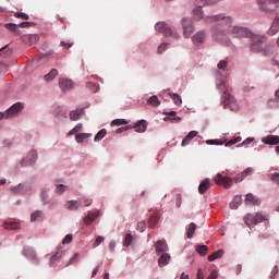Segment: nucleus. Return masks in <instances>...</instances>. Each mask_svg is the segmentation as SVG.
<instances>
[{"label":"nucleus","mask_w":279,"mask_h":279,"mask_svg":"<svg viewBox=\"0 0 279 279\" xmlns=\"http://www.w3.org/2000/svg\"><path fill=\"white\" fill-rule=\"evenodd\" d=\"M234 180L235 183L239 182H243V180H245V177L243 174V172L236 174V177L234 179L230 178V177H223L220 173H218L215 178H214V182L215 184L225 186V189H230V186H232V181Z\"/></svg>","instance_id":"nucleus-1"},{"label":"nucleus","mask_w":279,"mask_h":279,"mask_svg":"<svg viewBox=\"0 0 279 279\" xmlns=\"http://www.w3.org/2000/svg\"><path fill=\"white\" fill-rule=\"evenodd\" d=\"M265 47H267V37L260 35H254L252 37L251 51L258 53L265 51Z\"/></svg>","instance_id":"nucleus-2"},{"label":"nucleus","mask_w":279,"mask_h":279,"mask_svg":"<svg viewBox=\"0 0 279 279\" xmlns=\"http://www.w3.org/2000/svg\"><path fill=\"white\" fill-rule=\"evenodd\" d=\"M263 221H267V216L260 213H257L256 215L247 214L244 217V223H246L248 228H252V226H258V223H263Z\"/></svg>","instance_id":"nucleus-3"},{"label":"nucleus","mask_w":279,"mask_h":279,"mask_svg":"<svg viewBox=\"0 0 279 279\" xmlns=\"http://www.w3.org/2000/svg\"><path fill=\"white\" fill-rule=\"evenodd\" d=\"M206 22L207 23H219L220 25H226V27H228V29H230V27H232V17L226 16L223 14L208 16V17H206Z\"/></svg>","instance_id":"nucleus-4"},{"label":"nucleus","mask_w":279,"mask_h":279,"mask_svg":"<svg viewBox=\"0 0 279 279\" xmlns=\"http://www.w3.org/2000/svg\"><path fill=\"white\" fill-rule=\"evenodd\" d=\"M23 110V104L16 102L11 108H9L5 112H0V121L2 119H12V117H16L19 112Z\"/></svg>","instance_id":"nucleus-5"},{"label":"nucleus","mask_w":279,"mask_h":279,"mask_svg":"<svg viewBox=\"0 0 279 279\" xmlns=\"http://www.w3.org/2000/svg\"><path fill=\"white\" fill-rule=\"evenodd\" d=\"M156 32H160V34H163V36H173V38H180V35L178 33H173L171 27H169V24L165 22H158L155 26Z\"/></svg>","instance_id":"nucleus-6"},{"label":"nucleus","mask_w":279,"mask_h":279,"mask_svg":"<svg viewBox=\"0 0 279 279\" xmlns=\"http://www.w3.org/2000/svg\"><path fill=\"white\" fill-rule=\"evenodd\" d=\"M227 32L228 34H231L233 38H245L250 36V32L241 26H230L229 28H227Z\"/></svg>","instance_id":"nucleus-7"},{"label":"nucleus","mask_w":279,"mask_h":279,"mask_svg":"<svg viewBox=\"0 0 279 279\" xmlns=\"http://www.w3.org/2000/svg\"><path fill=\"white\" fill-rule=\"evenodd\" d=\"M223 108H230V110H236V100L227 90L223 92L222 101Z\"/></svg>","instance_id":"nucleus-8"},{"label":"nucleus","mask_w":279,"mask_h":279,"mask_svg":"<svg viewBox=\"0 0 279 279\" xmlns=\"http://www.w3.org/2000/svg\"><path fill=\"white\" fill-rule=\"evenodd\" d=\"M182 28L184 38H191L193 32H195V26H193V21L190 19L182 20Z\"/></svg>","instance_id":"nucleus-9"},{"label":"nucleus","mask_w":279,"mask_h":279,"mask_svg":"<svg viewBox=\"0 0 279 279\" xmlns=\"http://www.w3.org/2000/svg\"><path fill=\"white\" fill-rule=\"evenodd\" d=\"M38 160V153L36 150H31L26 158L21 161L22 167H32Z\"/></svg>","instance_id":"nucleus-10"},{"label":"nucleus","mask_w":279,"mask_h":279,"mask_svg":"<svg viewBox=\"0 0 279 279\" xmlns=\"http://www.w3.org/2000/svg\"><path fill=\"white\" fill-rule=\"evenodd\" d=\"M192 43L195 45V47H199L201 45H204L206 43V32L199 31L196 34L192 36Z\"/></svg>","instance_id":"nucleus-11"},{"label":"nucleus","mask_w":279,"mask_h":279,"mask_svg":"<svg viewBox=\"0 0 279 279\" xmlns=\"http://www.w3.org/2000/svg\"><path fill=\"white\" fill-rule=\"evenodd\" d=\"M64 253L65 251L64 248H62V246L57 247L56 253L50 256L49 265H56L57 263H59L62 256H64Z\"/></svg>","instance_id":"nucleus-12"},{"label":"nucleus","mask_w":279,"mask_h":279,"mask_svg":"<svg viewBox=\"0 0 279 279\" xmlns=\"http://www.w3.org/2000/svg\"><path fill=\"white\" fill-rule=\"evenodd\" d=\"M23 256L33 263H38V256L36 255V252H34V248L29 246L23 248Z\"/></svg>","instance_id":"nucleus-13"},{"label":"nucleus","mask_w":279,"mask_h":279,"mask_svg":"<svg viewBox=\"0 0 279 279\" xmlns=\"http://www.w3.org/2000/svg\"><path fill=\"white\" fill-rule=\"evenodd\" d=\"M156 254H167L169 252V245L165 240H159L155 244Z\"/></svg>","instance_id":"nucleus-14"},{"label":"nucleus","mask_w":279,"mask_h":279,"mask_svg":"<svg viewBox=\"0 0 279 279\" xmlns=\"http://www.w3.org/2000/svg\"><path fill=\"white\" fill-rule=\"evenodd\" d=\"M59 88H61L63 93H66V90H72L73 81L71 78H60Z\"/></svg>","instance_id":"nucleus-15"},{"label":"nucleus","mask_w":279,"mask_h":279,"mask_svg":"<svg viewBox=\"0 0 279 279\" xmlns=\"http://www.w3.org/2000/svg\"><path fill=\"white\" fill-rule=\"evenodd\" d=\"M171 263V254L161 253L158 258V267H167Z\"/></svg>","instance_id":"nucleus-16"},{"label":"nucleus","mask_w":279,"mask_h":279,"mask_svg":"<svg viewBox=\"0 0 279 279\" xmlns=\"http://www.w3.org/2000/svg\"><path fill=\"white\" fill-rule=\"evenodd\" d=\"M10 191L12 195H23L27 193V185L20 183L19 185L11 187Z\"/></svg>","instance_id":"nucleus-17"},{"label":"nucleus","mask_w":279,"mask_h":279,"mask_svg":"<svg viewBox=\"0 0 279 279\" xmlns=\"http://www.w3.org/2000/svg\"><path fill=\"white\" fill-rule=\"evenodd\" d=\"M264 145H279V135H268L262 138Z\"/></svg>","instance_id":"nucleus-18"},{"label":"nucleus","mask_w":279,"mask_h":279,"mask_svg":"<svg viewBox=\"0 0 279 279\" xmlns=\"http://www.w3.org/2000/svg\"><path fill=\"white\" fill-rule=\"evenodd\" d=\"M134 128L135 132H138L140 134L143 132H147V121L140 120L136 122L135 125L131 126V129Z\"/></svg>","instance_id":"nucleus-19"},{"label":"nucleus","mask_w":279,"mask_h":279,"mask_svg":"<svg viewBox=\"0 0 279 279\" xmlns=\"http://www.w3.org/2000/svg\"><path fill=\"white\" fill-rule=\"evenodd\" d=\"M80 206H82V203H80V201H68L64 204V208L66 210H78Z\"/></svg>","instance_id":"nucleus-20"},{"label":"nucleus","mask_w":279,"mask_h":279,"mask_svg":"<svg viewBox=\"0 0 279 279\" xmlns=\"http://www.w3.org/2000/svg\"><path fill=\"white\" fill-rule=\"evenodd\" d=\"M97 217H99V211H88L87 216L84 218V223H86V226H90V223H93Z\"/></svg>","instance_id":"nucleus-21"},{"label":"nucleus","mask_w":279,"mask_h":279,"mask_svg":"<svg viewBox=\"0 0 279 279\" xmlns=\"http://www.w3.org/2000/svg\"><path fill=\"white\" fill-rule=\"evenodd\" d=\"M245 203L250 204L252 206H258L260 204V199H258L254 194H246L245 196Z\"/></svg>","instance_id":"nucleus-22"},{"label":"nucleus","mask_w":279,"mask_h":279,"mask_svg":"<svg viewBox=\"0 0 279 279\" xmlns=\"http://www.w3.org/2000/svg\"><path fill=\"white\" fill-rule=\"evenodd\" d=\"M84 114V109H77L70 112V120L71 121H80L82 116Z\"/></svg>","instance_id":"nucleus-23"},{"label":"nucleus","mask_w":279,"mask_h":279,"mask_svg":"<svg viewBox=\"0 0 279 279\" xmlns=\"http://www.w3.org/2000/svg\"><path fill=\"white\" fill-rule=\"evenodd\" d=\"M195 136H197V131H191L182 141L181 145L182 147H186V145H189V143H191L193 141V138H195Z\"/></svg>","instance_id":"nucleus-24"},{"label":"nucleus","mask_w":279,"mask_h":279,"mask_svg":"<svg viewBox=\"0 0 279 279\" xmlns=\"http://www.w3.org/2000/svg\"><path fill=\"white\" fill-rule=\"evenodd\" d=\"M208 189H210V179H205L198 186V193H201V195H204V193H206Z\"/></svg>","instance_id":"nucleus-25"},{"label":"nucleus","mask_w":279,"mask_h":279,"mask_svg":"<svg viewBox=\"0 0 279 279\" xmlns=\"http://www.w3.org/2000/svg\"><path fill=\"white\" fill-rule=\"evenodd\" d=\"M160 220V216L158 214H154L148 218V228L154 229L158 225V221Z\"/></svg>","instance_id":"nucleus-26"},{"label":"nucleus","mask_w":279,"mask_h":279,"mask_svg":"<svg viewBox=\"0 0 279 279\" xmlns=\"http://www.w3.org/2000/svg\"><path fill=\"white\" fill-rule=\"evenodd\" d=\"M56 77H58V70L52 69V70H50V72L48 74H46L44 76V80H45V82H53V80H56Z\"/></svg>","instance_id":"nucleus-27"},{"label":"nucleus","mask_w":279,"mask_h":279,"mask_svg":"<svg viewBox=\"0 0 279 279\" xmlns=\"http://www.w3.org/2000/svg\"><path fill=\"white\" fill-rule=\"evenodd\" d=\"M279 19H275L272 25L270 26L268 34L269 36H276L278 34Z\"/></svg>","instance_id":"nucleus-28"},{"label":"nucleus","mask_w":279,"mask_h":279,"mask_svg":"<svg viewBox=\"0 0 279 279\" xmlns=\"http://www.w3.org/2000/svg\"><path fill=\"white\" fill-rule=\"evenodd\" d=\"M257 3L258 5H260L264 12H269V8H267V5H271V3H274V0H257Z\"/></svg>","instance_id":"nucleus-29"},{"label":"nucleus","mask_w":279,"mask_h":279,"mask_svg":"<svg viewBox=\"0 0 279 279\" xmlns=\"http://www.w3.org/2000/svg\"><path fill=\"white\" fill-rule=\"evenodd\" d=\"M4 230H19V222L16 221H5L3 223Z\"/></svg>","instance_id":"nucleus-30"},{"label":"nucleus","mask_w":279,"mask_h":279,"mask_svg":"<svg viewBox=\"0 0 279 279\" xmlns=\"http://www.w3.org/2000/svg\"><path fill=\"white\" fill-rule=\"evenodd\" d=\"M221 256H223V250H218L211 255H208L207 260H209V263H213V260H217V258H221Z\"/></svg>","instance_id":"nucleus-31"},{"label":"nucleus","mask_w":279,"mask_h":279,"mask_svg":"<svg viewBox=\"0 0 279 279\" xmlns=\"http://www.w3.org/2000/svg\"><path fill=\"white\" fill-rule=\"evenodd\" d=\"M195 230H197V225H195V222H191L186 229L187 239H191L193 234H195Z\"/></svg>","instance_id":"nucleus-32"},{"label":"nucleus","mask_w":279,"mask_h":279,"mask_svg":"<svg viewBox=\"0 0 279 279\" xmlns=\"http://www.w3.org/2000/svg\"><path fill=\"white\" fill-rule=\"evenodd\" d=\"M147 104H148V106L158 108V106H160V99H158V96L154 95L148 98Z\"/></svg>","instance_id":"nucleus-33"},{"label":"nucleus","mask_w":279,"mask_h":279,"mask_svg":"<svg viewBox=\"0 0 279 279\" xmlns=\"http://www.w3.org/2000/svg\"><path fill=\"white\" fill-rule=\"evenodd\" d=\"M90 136H93L90 133H78L75 135V141L76 143H84V141H86V138H90Z\"/></svg>","instance_id":"nucleus-34"},{"label":"nucleus","mask_w":279,"mask_h":279,"mask_svg":"<svg viewBox=\"0 0 279 279\" xmlns=\"http://www.w3.org/2000/svg\"><path fill=\"white\" fill-rule=\"evenodd\" d=\"M4 27H7V29H9V32H14V34H16L17 36H21V31L19 29V24H14V23H9L5 24Z\"/></svg>","instance_id":"nucleus-35"},{"label":"nucleus","mask_w":279,"mask_h":279,"mask_svg":"<svg viewBox=\"0 0 279 279\" xmlns=\"http://www.w3.org/2000/svg\"><path fill=\"white\" fill-rule=\"evenodd\" d=\"M193 16L195 21H202V19H204V12H202V7H197L193 10Z\"/></svg>","instance_id":"nucleus-36"},{"label":"nucleus","mask_w":279,"mask_h":279,"mask_svg":"<svg viewBox=\"0 0 279 279\" xmlns=\"http://www.w3.org/2000/svg\"><path fill=\"white\" fill-rule=\"evenodd\" d=\"M106 134H108V132L106 131V129H101L94 137L95 143H99V141H101L102 138H105Z\"/></svg>","instance_id":"nucleus-37"},{"label":"nucleus","mask_w":279,"mask_h":279,"mask_svg":"<svg viewBox=\"0 0 279 279\" xmlns=\"http://www.w3.org/2000/svg\"><path fill=\"white\" fill-rule=\"evenodd\" d=\"M196 252H197L201 256H206V254H208V246H207V245H197V246H196Z\"/></svg>","instance_id":"nucleus-38"},{"label":"nucleus","mask_w":279,"mask_h":279,"mask_svg":"<svg viewBox=\"0 0 279 279\" xmlns=\"http://www.w3.org/2000/svg\"><path fill=\"white\" fill-rule=\"evenodd\" d=\"M86 88L92 90V93H97V90H99V85L97 83L87 82L86 83Z\"/></svg>","instance_id":"nucleus-39"},{"label":"nucleus","mask_w":279,"mask_h":279,"mask_svg":"<svg viewBox=\"0 0 279 279\" xmlns=\"http://www.w3.org/2000/svg\"><path fill=\"white\" fill-rule=\"evenodd\" d=\"M132 241H133L132 233H128L123 241L124 247H130V245H132Z\"/></svg>","instance_id":"nucleus-40"},{"label":"nucleus","mask_w":279,"mask_h":279,"mask_svg":"<svg viewBox=\"0 0 279 279\" xmlns=\"http://www.w3.org/2000/svg\"><path fill=\"white\" fill-rule=\"evenodd\" d=\"M77 260H80V253H75L70 260L68 262V264L65 265V267H69V265H75V263H77Z\"/></svg>","instance_id":"nucleus-41"},{"label":"nucleus","mask_w":279,"mask_h":279,"mask_svg":"<svg viewBox=\"0 0 279 279\" xmlns=\"http://www.w3.org/2000/svg\"><path fill=\"white\" fill-rule=\"evenodd\" d=\"M241 136L234 137L233 140H230L228 143H226L225 147H232V145H236V143H241Z\"/></svg>","instance_id":"nucleus-42"},{"label":"nucleus","mask_w":279,"mask_h":279,"mask_svg":"<svg viewBox=\"0 0 279 279\" xmlns=\"http://www.w3.org/2000/svg\"><path fill=\"white\" fill-rule=\"evenodd\" d=\"M171 99L174 101L175 106H182V97L178 94H172Z\"/></svg>","instance_id":"nucleus-43"},{"label":"nucleus","mask_w":279,"mask_h":279,"mask_svg":"<svg viewBox=\"0 0 279 279\" xmlns=\"http://www.w3.org/2000/svg\"><path fill=\"white\" fill-rule=\"evenodd\" d=\"M22 38L23 40H31V43H38V35H26Z\"/></svg>","instance_id":"nucleus-44"},{"label":"nucleus","mask_w":279,"mask_h":279,"mask_svg":"<svg viewBox=\"0 0 279 279\" xmlns=\"http://www.w3.org/2000/svg\"><path fill=\"white\" fill-rule=\"evenodd\" d=\"M111 125H128V120H125V119H116L111 122Z\"/></svg>","instance_id":"nucleus-45"},{"label":"nucleus","mask_w":279,"mask_h":279,"mask_svg":"<svg viewBox=\"0 0 279 279\" xmlns=\"http://www.w3.org/2000/svg\"><path fill=\"white\" fill-rule=\"evenodd\" d=\"M104 241H106V238L98 235L96 238V241L93 244V247H99V245H101V243H104Z\"/></svg>","instance_id":"nucleus-46"},{"label":"nucleus","mask_w":279,"mask_h":279,"mask_svg":"<svg viewBox=\"0 0 279 279\" xmlns=\"http://www.w3.org/2000/svg\"><path fill=\"white\" fill-rule=\"evenodd\" d=\"M65 191H66V185H64V184H59L56 187V193L58 195H62V193H64Z\"/></svg>","instance_id":"nucleus-47"},{"label":"nucleus","mask_w":279,"mask_h":279,"mask_svg":"<svg viewBox=\"0 0 279 279\" xmlns=\"http://www.w3.org/2000/svg\"><path fill=\"white\" fill-rule=\"evenodd\" d=\"M270 180L271 182H274V184H277V186H279V172H275L270 175Z\"/></svg>","instance_id":"nucleus-48"},{"label":"nucleus","mask_w":279,"mask_h":279,"mask_svg":"<svg viewBox=\"0 0 279 279\" xmlns=\"http://www.w3.org/2000/svg\"><path fill=\"white\" fill-rule=\"evenodd\" d=\"M15 19H22V21H29V15L26 13L17 12L15 13Z\"/></svg>","instance_id":"nucleus-49"},{"label":"nucleus","mask_w":279,"mask_h":279,"mask_svg":"<svg viewBox=\"0 0 279 279\" xmlns=\"http://www.w3.org/2000/svg\"><path fill=\"white\" fill-rule=\"evenodd\" d=\"M43 216V211H34L31 216V221H37L39 217Z\"/></svg>","instance_id":"nucleus-50"},{"label":"nucleus","mask_w":279,"mask_h":279,"mask_svg":"<svg viewBox=\"0 0 279 279\" xmlns=\"http://www.w3.org/2000/svg\"><path fill=\"white\" fill-rule=\"evenodd\" d=\"M217 66L220 71H226V69H228V61L221 60Z\"/></svg>","instance_id":"nucleus-51"},{"label":"nucleus","mask_w":279,"mask_h":279,"mask_svg":"<svg viewBox=\"0 0 279 279\" xmlns=\"http://www.w3.org/2000/svg\"><path fill=\"white\" fill-rule=\"evenodd\" d=\"M73 241V235L72 234H66L62 241L63 245H69V243H72Z\"/></svg>","instance_id":"nucleus-52"},{"label":"nucleus","mask_w":279,"mask_h":279,"mask_svg":"<svg viewBox=\"0 0 279 279\" xmlns=\"http://www.w3.org/2000/svg\"><path fill=\"white\" fill-rule=\"evenodd\" d=\"M136 229L140 230V232H143L144 230L147 229V223L145 221H141L137 223Z\"/></svg>","instance_id":"nucleus-53"},{"label":"nucleus","mask_w":279,"mask_h":279,"mask_svg":"<svg viewBox=\"0 0 279 279\" xmlns=\"http://www.w3.org/2000/svg\"><path fill=\"white\" fill-rule=\"evenodd\" d=\"M254 141V138L252 137H247L246 140H244L241 144L236 145V147H243L245 145H250V143H252Z\"/></svg>","instance_id":"nucleus-54"},{"label":"nucleus","mask_w":279,"mask_h":279,"mask_svg":"<svg viewBox=\"0 0 279 279\" xmlns=\"http://www.w3.org/2000/svg\"><path fill=\"white\" fill-rule=\"evenodd\" d=\"M163 121H175L177 123H180V121H182V118L177 117V118H171L169 116L163 118Z\"/></svg>","instance_id":"nucleus-55"},{"label":"nucleus","mask_w":279,"mask_h":279,"mask_svg":"<svg viewBox=\"0 0 279 279\" xmlns=\"http://www.w3.org/2000/svg\"><path fill=\"white\" fill-rule=\"evenodd\" d=\"M207 278L217 279V278H219V272L216 269H214L210 271V275Z\"/></svg>","instance_id":"nucleus-56"},{"label":"nucleus","mask_w":279,"mask_h":279,"mask_svg":"<svg viewBox=\"0 0 279 279\" xmlns=\"http://www.w3.org/2000/svg\"><path fill=\"white\" fill-rule=\"evenodd\" d=\"M242 173H243L244 178H247V175H252V173H254V169L246 168Z\"/></svg>","instance_id":"nucleus-57"},{"label":"nucleus","mask_w":279,"mask_h":279,"mask_svg":"<svg viewBox=\"0 0 279 279\" xmlns=\"http://www.w3.org/2000/svg\"><path fill=\"white\" fill-rule=\"evenodd\" d=\"M276 276H278V266H275L271 270V276L269 277V279H275Z\"/></svg>","instance_id":"nucleus-58"},{"label":"nucleus","mask_w":279,"mask_h":279,"mask_svg":"<svg viewBox=\"0 0 279 279\" xmlns=\"http://www.w3.org/2000/svg\"><path fill=\"white\" fill-rule=\"evenodd\" d=\"M17 27H22V28L32 27V23L31 22H22V23L17 24Z\"/></svg>","instance_id":"nucleus-59"},{"label":"nucleus","mask_w":279,"mask_h":279,"mask_svg":"<svg viewBox=\"0 0 279 279\" xmlns=\"http://www.w3.org/2000/svg\"><path fill=\"white\" fill-rule=\"evenodd\" d=\"M206 143L207 145H223V143H219L217 140H208Z\"/></svg>","instance_id":"nucleus-60"},{"label":"nucleus","mask_w":279,"mask_h":279,"mask_svg":"<svg viewBox=\"0 0 279 279\" xmlns=\"http://www.w3.org/2000/svg\"><path fill=\"white\" fill-rule=\"evenodd\" d=\"M233 202L235 204H238V206H241V202H243V198L241 197V195H236L234 198H233Z\"/></svg>","instance_id":"nucleus-61"},{"label":"nucleus","mask_w":279,"mask_h":279,"mask_svg":"<svg viewBox=\"0 0 279 279\" xmlns=\"http://www.w3.org/2000/svg\"><path fill=\"white\" fill-rule=\"evenodd\" d=\"M72 45L73 43L61 41V47H64V49H71Z\"/></svg>","instance_id":"nucleus-62"},{"label":"nucleus","mask_w":279,"mask_h":279,"mask_svg":"<svg viewBox=\"0 0 279 279\" xmlns=\"http://www.w3.org/2000/svg\"><path fill=\"white\" fill-rule=\"evenodd\" d=\"M196 279H205L204 278V270H202V269L197 270Z\"/></svg>","instance_id":"nucleus-63"},{"label":"nucleus","mask_w":279,"mask_h":279,"mask_svg":"<svg viewBox=\"0 0 279 279\" xmlns=\"http://www.w3.org/2000/svg\"><path fill=\"white\" fill-rule=\"evenodd\" d=\"M166 49H167V44H161V45L158 47V53H162Z\"/></svg>","instance_id":"nucleus-64"}]
</instances>
